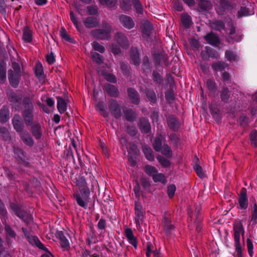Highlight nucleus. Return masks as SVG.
Segmentation results:
<instances>
[{
  "label": "nucleus",
  "mask_w": 257,
  "mask_h": 257,
  "mask_svg": "<svg viewBox=\"0 0 257 257\" xmlns=\"http://www.w3.org/2000/svg\"><path fill=\"white\" fill-rule=\"evenodd\" d=\"M0 138H2L5 141L9 140L10 139L9 132L7 128L5 127H0Z\"/></svg>",
  "instance_id": "774afa93"
},
{
  "label": "nucleus",
  "mask_w": 257,
  "mask_h": 257,
  "mask_svg": "<svg viewBox=\"0 0 257 257\" xmlns=\"http://www.w3.org/2000/svg\"><path fill=\"white\" fill-rule=\"evenodd\" d=\"M90 53L93 62L99 65L103 63V57L101 55L92 51H91Z\"/></svg>",
  "instance_id": "13d9d810"
},
{
  "label": "nucleus",
  "mask_w": 257,
  "mask_h": 257,
  "mask_svg": "<svg viewBox=\"0 0 257 257\" xmlns=\"http://www.w3.org/2000/svg\"><path fill=\"white\" fill-rule=\"evenodd\" d=\"M124 117L129 122L135 121L137 118V113L131 108H125L123 109Z\"/></svg>",
  "instance_id": "2f4dec72"
},
{
  "label": "nucleus",
  "mask_w": 257,
  "mask_h": 257,
  "mask_svg": "<svg viewBox=\"0 0 257 257\" xmlns=\"http://www.w3.org/2000/svg\"><path fill=\"white\" fill-rule=\"evenodd\" d=\"M17 163L20 166L30 168V159L26 152L17 147Z\"/></svg>",
  "instance_id": "9d476101"
},
{
  "label": "nucleus",
  "mask_w": 257,
  "mask_h": 257,
  "mask_svg": "<svg viewBox=\"0 0 257 257\" xmlns=\"http://www.w3.org/2000/svg\"><path fill=\"white\" fill-rule=\"evenodd\" d=\"M99 254L96 253H91V251L88 249H82L81 252V257H99Z\"/></svg>",
  "instance_id": "338daca9"
},
{
  "label": "nucleus",
  "mask_w": 257,
  "mask_h": 257,
  "mask_svg": "<svg viewBox=\"0 0 257 257\" xmlns=\"http://www.w3.org/2000/svg\"><path fill=\"white\" fill-rule=\"evenodd\" d=\"M151 68L149 58L146 56L143 58L142 63V69L144 72L148 71Z\"/></svg>",
  "instance_id": "680f3d73"
},
{
  "label": "nucleus",
  "mask_w": 257,
  "mask_h": 257,
  "mask_svg": "<svg viewBox=\"0 0 257 257\" xmlns=\"http://www.w3.org/2000/svg\"><path fill=\"white\" fill-rule=\"evenodd\" d=\"M57 100V107L60 113H64L67 110V104L64 99L60 96L56 97Z\"/></svg>",
  "instance_id": "f704fd0d"
},
{
  "label": "nucleus",
  "mask_w": 257,
  "mask_h": 257,
  "mask_svg": "<svg viewBox=\"0 0 257 257\" xmlns=\"http://www.w3.org/2000/svg\"><path fill=\"white\" fill-rule=\"evenodd\" d=\"M8 79L11 85L16 87V74L12 69L8 70Z\"/></svg>",
  "instance_id": "5fc2aeb1"
},
{
  "label": "nucleus",
  "mask_w": 257,
  "mask_h": 257,
  "mask_svg": "<svg viewBox=\"0 0 257 257\" xmlns=\"http://www.w3.org/2000/svg\"><path fill=\"white\" fill-rule=\"evenodd\" d=\"M131 63L136 66L140 65L141 61L139 50L137 48L132 49L130 53Z\"/></svg>",
  "instance_id": "7c9ffc66"
},
{
  "label": "nucleus",
  "mask_w": 257,
  "mask_h": 257,
  "mask_svg": "<svg viewBox=\"0 0 257 257\" xmlns=\"http://www.w3.org/2000/svg\"><path fill=\"white\" fill-rule=\"evenodd\" d=\"M111 28L108 24L106 23L104 29H98L92 30L91 35L95 39L101 40H108L111 38Z\"/></svg>",
  "instance_id": "423d86ee"
},
{
  "label": "nucleus",
  "mask_w": 257,
  "mask_h": 257,
  "mask_svg": "<svg viewBox=\"0 0 257 257\" xmlns=\"http://www.w3.org/2000/svg\"><path fill=\"white\" fill-rule=\"evenodd\" d=\"M144 92L151 105H154L157 103L158 98L153 88L147 87L144 89Z\"/></svg>",
  "instance_id": "aec40b11"
},
{
  "label": "nucleus",
  "mask_w": 257,
  "mask_h": 257,
  "mask_svg": "<svg viewBox=\"0 0 257 257\" xmlns=\"http://www.w3.org/2000/svg\"><path fill=\"white\" fill-rule=\"evenodd\" d=\"M156 158L163 168H167L171 165V162L160 155H158Z\"/></svg>",
  "instance_id": "4d7b16f0"
},
{
  "label": "nucleus",
  "mask_w": 257,
  "mask_h": 257,
  "mask_svg": "<svg viewBox=\"0 0 257 257\" xmlns=\"http://www.w3.org/2000/svg\"><path fill=\"white\" fill-rule=\"evenodd\" d=\"M132 0H119V7L124 12H128L132 9Z\"/></svg>",
  "instance_id": "c03bdc74"
},
{
  "label": "nucleus",
  "mask_w": 257,
  "mask_h": 257,
  "mask_svg": "<svg viewBox=\"0 0 257 257\" xmlns=\"http://www.w3.org/2000/svg\"><path fill=\"white\" fill-rule=\"evenodd\" d=\"M92 47L94 50L99 52L100 53H104L105 51L104 46L101 45L97 41H94L92 43Z\"/></svg>",
  "instance_id": "e2e57ef3"
},
{
  "label": "nucleus",
  "mask_w": 257,
  "mask_h": 257,
  "mask_svg": "<svg viewBox=\"0 0 257 257\" xmlns=\"http://www.w3.org/2000/svg\"><path fill=\"white\" fill-rule=\"evenodd\" d=\"M231 91L227 86H222L220 91V97L222 102L224 103L229 102L230 98Z\"/></svg>",
  "instance_id": "c85d7f7f"
},
{
  "label": "nucleus",
  "mask_w": 257,
  "mask_h": 257,
  "mask_svg": "<svg viewBox=\"0 0 257 257\" xmlns=\"http://www.w3.org/2000/svg\"><path fill=\"white\" fill-rule=\"evenodd\" d=\"M17 104L20 105L23 121L27 126H31V132L36 140H39L42 136L41 125L38 121L34 122V102L32 96L24 95L23 98L17 96Z\"/></svg>",
  "instance_id": "f257e3e1"
},
{
  "label": "nucleus",
  "mask_w": 257,
  "mask_h": 257,
  "mask_svg": "<svg viewBox=\"0 0 257 257\" xmlns=\"http://www.w3.org/2000/svg\"><path fill=\"white\" fill-rule=\"evenodd\" d=\"M64 154L66 155L65 159L67 161L69 162H72L74 164H76L73 151L70 147L64 151Z\"/></svg>",
  "instance_id": "49530a36"
},
{
  "label": "nucleus",
  "mask_w": 257,
  "mask_h": 257,
  "mask_svg": "<svg viewBox=\"0 0 257 257\" xmlns=\"http://www.w3.org/2000/svg\"><path fill=\"white\" fill-rule=\"evenodd\" d=\"M249 140L251 145L254 148L257 147V131L253 130L249 134Z\"/></svg>",
  "instance_id": "bf43d9fd"
},
{
  "label": "nucleus",
  "mask_w": 257,
  "mask_h": 257,
  "mask_svg": "<svg viewBox=\"0 0 257 257\" xmlns=\"http://www.w3.org/2000/svg\"><path fill=\"white\" fill-rule=\"evenodd\" d=\"M76 185L78 187L80 193H74V198L75 199L77 204L84 208L87 207V203L90 200V190L87 186L85 178L84 176L79 177L76 181Z\"/></svg>",
  "instance_id": "f03ea898"
},
{
  "label": "nucleus",
  "mask_w": 257,
  "mask_h": 257,
  "mask_svg": "<svg viewBox=\"0 0 257 257\" xmlns=\"http://www.w3.org/2000/svg\"><path fill=\"white\" fill-rule=\"evenodd\" d=\"M154 29L152 24L147 20L142 23L141 26V31L142 37L145 40H148L150 38L151 35Z\"/></svg>",
  "instance_id": "4468645a"
},
{
  "label": "nucleus",
  "mask_w": 257,
  "mask_h": 257,
  "mask_svg": "<svg viewBox=\"0 0 257 257\" xmlns=\"http://www.w3.org/2000/svg\"><path fill=\"white\" fill-rule=\"evenodd\" d=\"M236 6V4L231 0H220L219 8L222 15L226 11H232Z\"/></svg>",
  "instance_id": "6ab92c4d"
},
{
  "label": "nucleus",
  "mask_w": 257,
  "mask_h": 257,
  "mask_svg": "<svg viewBox=\"0 0 257 257\" xmlns=\"http://www.w3.org/2000/svg\"><path fill=\"white\" fill-rule=\"evenodd\" d=\"M6 63L4 60H0V81L4 83L6 80Z\"/></svg>",
  "instance_id": "58836bf2"
},
{
  "label": "nucleus",
  "mask_w": 257,
  "mask_h": 257,
  "mask_svg": "<svg viewBox=\"0 0 257 257\" xmlns=\"http://www.w3.org/2000/svg\"><path fill=\"white\" fill-rule=\"evenodd\" d=\"M163 139H165L164 137H163V135H160L159 137H156L154 139V140L153 143V146L154 150L157 152H160L161 151L162 146V141Z\"/></svg>",
  "instance_id": "e433bc0d"
},
{
  "label": "nucleus",
  "mask_w": 257,
  "mask_h": 257,
  "mask_svg": "<svg viewBox=\"0 0 257 257\" xmlns=\"http://www.w3.org/2000/svg\"><path fill=\"white\" fill-rule=\"evenodd\" d=\"M167 123L170 130L174 132H177L181 127L179 119L173 114L169 115L167 118Z\"/></svg>",
  "instance_id": "ddd939ff"
},
{
  "label": "nucleus",
  "mask_w": 257,
  "mask_h": 257,
  "mask_svg": "<svg viewBox=\"0 0 257 257\" xmlns=\"http://www.w3.org/2000/svg\"><path fill=\"white\" fill-rule=\"evenodd\" d=\"M56 236L60 241V246L63 251H68L70 248L69 240L65 236L63 231H57Z\"/></svg>",
  "instance_id": "2eb2a0df"
},
{
  "label": "nucleus",
  "mask_w": 257,
  "mask_h": 257,
  "mask_svg": "<svg viewBox=\"0 0 257 257\" xmlns=\"http://www.w3.org/2000/svg\"><path fill=\"white\" fill-rule=\"evenodd\" d=\"M211 27L215 30L221 32L224 30L225 26L224 23L220 20H215L211 23Z\"/></svg>",
  "instance_id": "a18cd8bd"
},
{
  "label": "nucleus",
  "mask_w": 257,
  "mask_h": 257,
  "mask_svg": "<svg viewBox=\"0 0 257 257\" xmlns=\"http://www.w3.org/2000/svg\"><path fill=\"white\" fill-rule=\"evenodd\" d=\"M169 140L172 142L173 146L175 148L182 149L183 143L179 137L175 133H171L169 136Z\"/></svg>",
  "instance_id": "72a5a7b5"
},
{
  "label": "nucleus",
  "mask_w": 257,
  "mask_h": 257,
  "mask_svg": "<svg viewBox=\"0 0 257 257\" xmlns=\"http://www.w3.org/2000/svg\"><path fill=\"white\" fill-rule=\"evenodd\" d=\"M162 225L167 236H170L172 234L173 231L175 230V227L172 223L170 214H168L166 211L163 215Z\"/></svg>",
  "instance_id": "0eeeda50"
},
{
  "label": "nucleus",
  "mask_w": 257,
  "mask_h": 257,
  "mask_svg": "<svg viewBox=\"0 0 257 257\" xmlns=\"http://www.w3.org/2000/svg\"><path fill=\"white\" fill-rule=\"evenodd\" d=\"M27 240L33 246H36L44 251L48 250V248L44 245L37 236L31 235Z\"/></svg>",
  "instance_id": "393cba45"
},
{
  "label": "nucleus",
  "mask_w": 257,
  "mask_h": 257,
  "mask_svg": "<svg viewBox=\"0 0 257 257\" xmlns=\"http://www.w3.org/2000/svg\"><path fill=\"white\" fill-rule=\"evenodd\" d=\"M204 40L210 45L216 46L220 43L219 37L214 33L210 32L204 37Z\"/></svg>",
  "instance_id": "a878e982"
},
{
  "label": "nucleus",
  "mask_w": 257,
  "mask_h": 257,
  "mask_svg": "<svg viewBox=\"0 0 257 257\" xmlns=\"http://www.w3.org/2000/svg\"><path fill=\"white\" fill-rule=\"evenodd\" d=\"M108 109L111 114L115 119H118L121 116V107L118 101L113 98L110 99L108 104Z\"/></svg>",
  "instance_id": "6e6552de"
},
{
  "label": "nucleus",
  "mask_w": 257,
  "mask_h": 257,
  "mask_svg": "<svg viewBox=\"0 0 257 257\" xmlns=\"http://www.w3.org/2000/svg\"><path fill=\"white\" fill-rule=\"evenodd\" d=\"M84 25L87 29L96 28L99 25L97 19L94 17H88L83 21Z\"/></svg>",
  "instance_id": "c756f323"
},
{
  "label": "nucleus",
  "mask_w": 257,
  "mask_h": 257,
  "mask_svg": "<svg viewBox=\"0 0 257 257\" xmlns=\"http://www.w3.org/2000/svg\"><path fill=\"white\" fill-rule=\"evenodd\" d=\"M35 76L39 79L44 78V72L42 64L41 62H37L34 67Z\"/></svg>",
  "instance_id": "a19ab883"
},
{
  "label": "nucleus",
  "mask_w": 257,
  "mask_h": 257,
  "mask_svg": "<svg viewBox=\"0 0 257 257\" xmlns=\"http://www.w3.org/2000/svg\"><path fill=\"white\" fill-rule=\"evenodd\" d=\"M9 110L7 106H3L0 110V122H6L9 119Z\"/></svg>",
  "instance_id": "c9c22d12"
},
{
  "label": "nucleus",
  "mask_w": 257,
  "mask_h": 257,
  "mask_svg": "<svg viewBox=\"0 0 257 257\" xmlns=\"http://www.w3.org/2000/svg\"><path fill=\"white\" fill-rule=\"evenodd\" d=\"M136 215V223L140 224V222H143L145 218V212L143 211L135 212Z\"/></svg>",
  "instance_id": "69168bd1"
},
{
  "label": "nucleus",
  "mask_w": 257,
  "mask_h": 257,
  "mask_svg": "<svg viewBox=\"0 0 257 257\" xmlns=\"http://www.w3.org/2000/svg\"><path fill=\"white\" fill-rule=\"evenodd\" d=\"M206 85L207 89L210 93H215L217 91L216 83L214 80L211 79H208L206 81Z\"/></svg>",
  "instance_id": "09e8293b"
},
{
  "label": "nucleus",
  "mask_w": 257,
  "mask_h": 257,
  "mask_svg": "<svg viewBox=\"0 0 257 257\" xmlns=\"http://www.w3.org/2000/svg\"><path fill=\"white\" fill-rule=\"evenodd\" d=\"M238 205L237 208L239 210H246L248 207V199L247 195V190L245 188H242L238 195Z\"/></svg>",
  "instance_id": "9b49d317"
},
{
  "label": "nucleus",
  "mask_w": 257,
  "mask_h": 257,
  "mask_svg": "<svg viewBox=\"0 0 257 257\" xmlns=\"http://www.w3.org/2000/svg\"><path fill=\"white\" fill-rule=\"evenodd\" d=\"M252 203L253 206L251 208L250 222H252V225H255L257 224V203L255 199Z\"/></svg>",
  "instance_id": "ea45409f"
},
{
  "label": "nucleus",
  "mask_w": 257,
  "mask_h": 257,
  "mask_svg": "<svg viewBox=\"0 0 257 257\" xmlns=\"http://www.w3.org/2000/svg\"><path fill=\"white\" fill-rule=\"evenodd\" d=\"M243 220H236L233 223V237L235 250L242 249L240 241V234L242 235L244 240V228L243 226Z\"/></svg>",
  "instance_id": "20e7f679"
},
{
  "label": "nucleus",
  "mask_w": 257,
  "mask_h": 257,
  "mask_svg": "<svg viewBox=\"0 0 257 257\" xmlns=\"http://www.w3.org/2000/svg\"><path fill=\"white\" fill-rule=\"evenodd\" d=\"M142 150L146 158L148 160L150 161H153L154 160V153L150 147L147 146H145L142 147Z\"/></svg>",
  "instance_id": "79ce46f5"
},
{
  "label": "nucleus",
  "mask_w": 257,
  "mask_h": 257,
  "mask_svg": "<svg viewBox=\"0 0 257 257\" xmlns=\"http://www.w3.org/2000/svg\"><path fill=\"white\" fill-rule=\"evenodd\" d=\"M96 109L99 111L100 114L104 117H108L109 116L107 106L104 101H98L96 104Z\"/></svg>",
  "instance_id": "473e14b6"
},
{
  "label": "nucleus",
  "mask_w": 257,
  "mask_h": 257,
  "mask_svg": "<svg viewBox=\"0 0 257 257\" xmlns=\"http://www.w3.org/2000/svg\"><path fill=\"white\" fill-rule=\"evenodd\" d=\"M118 19L121 24L127 29L131 30L135 26L133 19L127 15L122 14L119 16Z\"/></svg>",
  "instance_id": "a211bd4d"
},
{
  "label": "nucleus",
  "mask_w": 257,
  "mask_h": 257,
  "mask_svg": "<svg viewBox=\"0 0 257 257\" xmlns=\"http://www.w3.org/2000/svg\"><path fill=\"white\" fill-rule=\"evenodd\" d=\"M252 12L253 9L251 3L247 0H244L240 9L237 11V18L249 16L253 14Z\"/></svg>",
  "instance_id": "1a4fd4ad"
},
{
  "label": "nucleus",
  "mask_w": 257,
  "mask_h": 257,
  "mask_svg": "<svg viewBox=\"0 0 257 257\" xmlns=\"http://www.w3.org/2000/svg\"><path fill=\"white\" fill-rule=\"evenodd\" d=\"M200 56L204 60L209 58L218 59L220 57L219 53L214 49L209 46H206L200 53Z\"/></svg>",
  "instance_id": "f8f14e48"
},
{
  "label": "nucleus",
  "mask_w": 257,
  "mask_h": 257,
  "mask_svg": "<svg viewBox=\"0 0 257 257\" xmlns=\"http://www.w3.org/2000/svg\"><path fill=\"white\" fill-rule=\"evenodd\" d=\"M17 217L26 226H29L33 222V218L27 207L17 204Z\"/></svg>",
  "instance_id": "39448f33"
},
{
  "label": "nucleus",
  "mask_w": 257,
  "mask_h": 257,
  "mask_svg": "<svg viewBox=\"0 0 257 257\" xmlns=\"http://www.w3.org/2000/svg\"><path fill=\"white\" fill-rule=\"evenodd\" d=\"M153 180L155 183H161L163 185H165L167 183V180L165 175L158 172L152 177Z\"/></svg>",
  "instance_id": "37998d69"
},
{
  "label": "nucleus",
  "mask_w": 257,
  "mask_h": 257,
  "mask_svg": "<svg viewBox=\"0 0 257 257\" xmlns=\"http://www.w3.org/2000/svg\"><path fill=\"white\" fill-rule=\"evenodd\" d=\"M152 79L155 84L158 85H161L164 81L163 77L156 70L153 71Z\"/></svg>",
  "instance_id": "de8ad7c7"
},
{
  "label": "nucleus",
  "mask_w": 257,
  "mask_h": 257,
  "mask_svg": "<svg viewBox=\"0 0 257 257\" xmlns=\"http://www.w3.org/2000/svg\"><path fill=\"white\" fill-rule=\"evenodd\" d=\"M17 133L21 140L26 146L32 147L34 144V140L30 133L25 129V125L22 119H17Z\"/></svg>",
  "instance_id": "7ed1b4c3"
},
{
  "label": "nucleus",
  "mask_w": 257,
  "mask_h": 257,
  "mask_svg": "<svg viewBox=\"0 0 257 257\" xmlns=\"http://www.w3.org/2000/svg\"><path fill=\"white\" fill-rule=\"evenodd\" d=\"M125 235L128 242L137 249L138 240L137 237L134 236L132 229L130 228H127L125 230Z\"/></svg>",
  "instance_id": "cd10ccee"
},
{
  "label": "nucleus",
  "mask_w": 257,
  "mask_h": 257,
  "mask_svg": "<svg viewBox=\"0 0 257 257\" xmlns=\"http://www.w3.org/2000/svg\"><path fill=\"white\" fill-rule=\"evenodd\" d=\"M145 172L149 176L153 177L158 172V169L154 166L146 165L144 167Z\"/></svg>",
  "instance_id": "8fccbe9b"
},
{
  "label": "nucleus",
  "mask_w": 257,
  "mask_h": 257,
  "mask_svg": "<svg viewBox=\"0 0 257 257\" xmlns=\"http://www.w3.org/2000/svg\"><path fill=\"white\" fill-rule=\"evenodd\" d=\"M138 127L141 132L144 134H148L151 131V125L149 119L145 117L139 118Z\"/></svg>",
  "instance_id": "f3484780"
},
{
  "label": "nucleus",
  "mask_w": 257,
  "mask_h": 257,
  "mask_svg": "<svg viewBox=\"0 0 257 257\" xmlns=\"http://www.w3.org/2000/svg\"><path fill=\"white\" fill-rule=\"evenodd\" d=\"M128 96L132 103L138 105L140 102V98L138 91L133 88H128L127 89Z\"/></svg>",
  "instance_id": "b1692460"
},
{
  "label": "nucleus",
  "mask_w": 257,
  "mask_h": 257,
  "mask_svg": "<svg viewBox=\"0 0 257 257\" xmlns=\"http://www.w3.org/2000/svg\"><path fill=\"white\" fill-rule=\"evenodd\" d=\"M209 109L212 117L217 122L219 123L222 120V114L220 109L215 104H210L209 105Z\"/></svg>",
  "instance_id": "412c9836"
},
{
  "label": "nucleus",
  "mask_w": 257,
  "mask_h": 257,
  "mask_svg": "<svg viewBox=\"0 0 257 257\" xmlns=\"http://www.w3.org/2000/svg\"><path fill=\"white\" fill-rule=\"evenodd\" d=\"M25 74L23 64L20 57L17 54V85L20 81V77L21 75Z\"/></svg>",
  "instance_id": "4c0bfd02"
},
{
  "label": "nucleus",
  "mask_w": 257,
  "mask_h": 257,
  "mask_svg": "<svg viewBox=\"0 0 257 257\" xmlns=\"http://www.w3.org/2000/svg\"><path fill=\"white\" fill-rule=\"evenodd\" d=\"M163 155L167 158H171L172 156V151L167 144H164L160 151Z\"/></svg>",
  "instance_id": "6e6d98bb"
},
{
  "label": "nucleus",
  "mask_w": 257,
  "mask_h": 257,
  "mask_svg": "<svg viewBox=\"0 0 257 257\" xmlns=\"http://www.w3.org/2000/svg\"><path fill=\"white\" fill-rule=\"evenodd\" d=\"M165 97L169 103L171 104L173 103L175 97L172 89H169L165 92Z\"/></svg>",
  "instance_id": "052dcab7"
},
{
  "label": "nucleus",
  "mask_w": 257,
  "mask_h": 257,
  "mask_svg": "<svg viewBox=\"0 0 257 257\" xmlns=\"http://www.w3.org/2000/svg\"><path fill=\"white\" fill-rule=\"evenodd\" d=\"M117 43L123 48H127L129 47V41L125 35L122 32H117L115 36Z\"/></svg>",
  "instance_id": "4be33fe9"
},
{
  "label": "nucleus",
  "mask_w": 257,
  "mask_h": 257,
  "mask_svg": "<svg viewBox=\"0 0 257 257\" xmlns=\"http://www.w3.org/2000/svg\"><path fill=\"white\" fill-rule=\"evenodd\" d=\"M22 41L24 43H31L33 41V32L30 28L26 26L23 29Z\"/></svg>",
  "instance_id": "5701e85b"
},
{
  "label": "nucleus",
  "mask_w": 257,
  "mask_h": 257,
  "mask_svg": "<svg viewBox=\"0 0 257 257\" xmlns=\"http://www.w3.org/2000/svg\"><path fill=\"white\" fill-rule=\"evenodd\" d=\"M132 5L138 15L143 14V7L140 0H132Z\"/></svg>",
  "instance_id": "864d4df0"
},
{
  "label": "nucleus",
  "mask_w": 257,
  "mask_h": 257,
  "mask_svg": "<svg viewBox=\"0 0 257 257\" xmlns=\"http://www.w3.org/2000/svg\"><path fill=\"white\" fill-rule=\"evenodd\" d=\"M211 68L215 72H223L225 71L226 69H228V65L223 61L219 60L213 63Z\"/></svg>",
  "instance_id": "bb28decb"
},
{
  "label": "nucleus",
  "mask_w": 257,
  "mask_h": 257,
  "mask_svg": "<svg viewBox=\"0 0 257 257\" xmlns=\"http://www.w3.org/2000/svg\"><path fill=\"white\" fill-rule=\"evenodd\" d=\"M103 90L111 97L117 98L119 95L118 88L114 85L105 83L103 87Z\"/></svg>",
  "instance_id": "dca6fc26"
},
{
  "label": "nucleus",
  "mask_w": 257,
  "mask_h": 257,
  "mask_svg": "<svg viewBox=\"0 0 257 257\" xmlns=\"http://www.w3.org/2000/svg\"><path fill=\"white\" fill-rule=\"evenodd\" d=\"M181 23L186 28H189L191 24V18L187 14H183L181 17Z\"/></svg>",
  "instance_id": "3c124183"
},
{
  "label": "nucleus",
  "mask_w": 257,
  "mask_h": 257,
  "mask_svg": "<svg viewBox=\"0 0 257 257\" xmlns=\"http://www.w3.org/2000/svg\"><path fill=\"white\" fill-rule=\"evenodd\" d=\"M238 121H239V125L243 127L247 126L249 123V118L245 114L240 115L238 118Z\"/></svg>",
  "instance_id": "603ef678"
},
{
  "label": "nucleus",
  "mask_w": 257,
  "mask_h": 257,
  "mask_svg": "<svg viewBox=\"0 0 257 257\" xmlns=\"http://www.w3.org/2000/svg\"><path fill=\"white\" fill-rule=\"evenodd\" d=\"M102 74L105 79L107 81L113 83H115L116 82V78L113 74L105 72H103Z\"/></svg>",
  "instance_id": "0e129e2a"
}]
</instances>
